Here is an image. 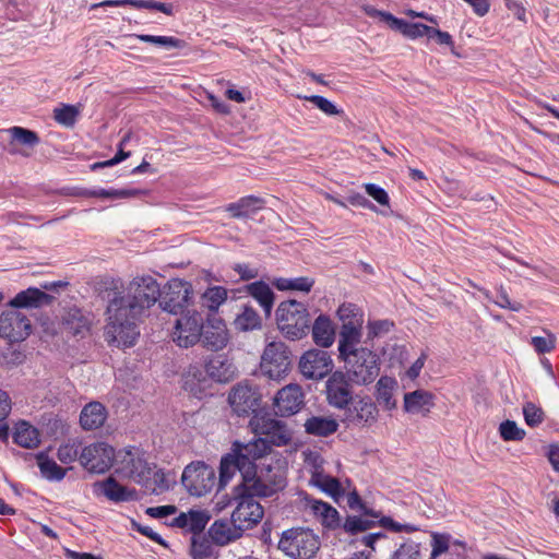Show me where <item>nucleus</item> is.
Segmentation results:
<instances>
[{
    "instance_id": "412c9836",
    "label": "nucleus",
    "mask_w": 559,
    "mask_h": 559,
    "mask_svg": "<svg viewBox=\"0 0 559 559\" xmlns=\"http://www.w3.org/2000/svg\"><path fill=\"white\" fill-rule=\"evenodd\" d=\"M95 492H100L109 501L115 503L131 502L139 500V493L135 488L121 485L114 476L94 484Z\"/></svg>"
},
{
    "instance_id": "774afa93",
    "label": "nucleus",
    "mask_w": 559,
    "mask_h": 559,
    "mask_svg": "<svg viewBox=\"0 0 559 559\" xmlns=\"http://www.w3.org/2000/svg\"><path fill=\"white\" fill-rule=\"evenodd\" d=\"M233 270L239 275L242 281H250L259 276V270L251 267L247 263H236Z\"/></svg>"
},
{
    "instance_id": "a18cd8bd",
    "label": "nucleus",
    "mask_w": 559,
    "mask_h": 559,
    "mask_svg": "<svg viewBox=\"0 0 559 559\" xmlns=\"http://www.w3.org/2000/svg\"><path fill=\"white\" fill-rule=\"evenodd\" d=\"M8 132L10 133L13 142L29 148L35 147L40 142V139L35 131L23 127H12L8 129Z\"/></svg>"
},
{
    "instance_id": "dca6fc26",
    "label": "nucleus",
    "mask_w": 559,
    "mask_h": 559,
    "mask_svg": "<svg viewBox=\"0 0 559 559\" xmlns=\"http://www.w3.org/2000/svg\"><path fill=\"white\" fill-rule=\"evenodd\" d=\"M353 382L343 371L336 370L331 373L325 382L326 401L330 406L344 409L355 397Z\"/></svg>"
},
{
    "instance_id": "de8ad7c7",
    "label": "nucleus",
    "mask_w": 559,
    "mask_h": 559,
    "mask_svg": "<svg viewBox=\"0 0 559 559\" xmlns=\"http://www.w3.org/2000/svg\"><path fill=\"white\" fill-rule=\"evenodd\" d=\"M80 111L73 105L62 104L53 109V119L61 126L71 128L75 124Z\"/></svg>"
},
{
    "instance_id": "f257e3e1",
    "label": "nucleus",
    "mask_w": 559,
    "mask_h": 559,
    "mask_svg": "<svg viewBox=\"0 0 559 559\" xmlns=\"http://www.w3.org/2000/svg\"><path fill=\"white\" fill-rule=\"evenodd\" d=\"M105 336L117 347H131L140 336V324L158 301L162 310L179 316L193 308V287L188 281L171 278L163 289L151 275L134 277L126 288L111 281L106 288Z\"/></svg>"
},
{
    "instance_id": "13d9d810",
    "label": "nucleus",
    "mask_w": 559,
    "mask_h": 559,
    "mask_svg": "<svg viewBox=\"0 0 559 559\" xmlns=\"http://www.w3.org/2000/svg\"><path fill=\"white\" fill-rule=\"evenodd\" d=\"M364 188L366 193L369 197H371L377 203L389 209V211H386L389 214L392 213V210L390 209L389 194L383 188L379 187L376 183H365Z\"/></svg>"
},
{
    "instance_id": "0e129e2a",
    "label": "nucleus",
    "mask_w": 559,
    "mask_h": 559,
    "mask_svg": "<svg viewBox=\"0 0 559 559\" xmlns=\"http://www.w3.org/2000/svg\"><path fill=\"white\" fill-rule=\"evenodd\" d=\"M495 302L506 309H510L512 311H519L522 308V305L518 301L511 300L507 290L503 287H500L497 292V298Z\"/></svg>"
},
{
    "instance_id": "5fc2aeb1",
    "label": "nucleus",
    "mask_w": 559,
    "mask_h": 559,
    "mask_svg": "<svg viewBox=\"0 0 559 559\" xmlns=\"http://www.w3.org/2000/svg\"><path fill=\"white\" fill-rule=\"evenodd\" d=\"M133 36L143 43L154 44L167 49L180 48L182 46V40L173 36H155L145 34Z\"/></svg>"
},
{
    "instance_id": "20e7f679",
    "label": "nucleus",
    "mask_w": 559,
    "mask_h": 559,
    "mask_svg": "<svg viewBox=\"0 0 559 559\" xmlns=\"http://www.w3.org/2000/svg\"><path fill=\"white\" fill-rule=\"evenodd\" d=\"M249 425L258 437L245 443V451L255 459L263 454H274L273 447L288 445L293 439V432L286 423L272 417L269 413L255 414Z\"/></svg>"
},
{
    "instance_id": "6ab92c4d",
    "label": "nucleus",
    "mask_w": 559,
    "mask_h": 559,
    "mask_svg": "<svg viewBox=\"0 0 559 559\" xmlns=\"http://www.w3.org/2000/svg\"><path fill=\"white\" fill-rule=\"evenodd\" d=\"M304 392L298 384L282 388L274 397V412L282 417L297 414L304 406Z\"/></svg>"
},
{
    "instance_id": "6e6d98bb",
    "label": "nucleus",
    "mask_w": 559,
    "mask_h": 559,
    "mask_svg": "<svg viewBox=\"0 0 559 559\" xmlns=\"http://www.w3.org/2000/svg\"><path fill=\"white\" fill-rule=\"evenodd\" d=\"M523 416L526 425L530 427H537L545 419V413L542 407L533 402H526L523 405Z\"/></svg>"
},
{
    "instance_id": "37998d69",
    "label": "nucleus",
    "mask_w": 559,
    "mask_h": 559,
    "mask_svg": "<svg viewBox=\"0 0 559 559\" xmlns=\"http://www.w3.org/2000/svg\"><path fill=\"white\" fill-rule=\"evenodd\" d=\"M391 20V28L400 32L405 37L416 39L424 36V32L427 31V25L423 23H409L394 15L386 16Z\"/></svg>"
},
{
    "instance_id": "4d7b16f0",
    "label": "nucleus",
    "mask_w": 559,
    "mask_h": 559,
    "mask_svg": "<svg viewBox=\"0 0 559 559\" xmlns=\"http://www.w3.org/2000/svg\"><path fill=\"white\" fill-rule=\"evenodd\" d=\"M305 100L312 103L318 109L328 116H337L343 114L342 109H338L331 100L321 95L305 96Z\"/></svg>"
},
{
    "instance_id": "9b49d317",
    "label": "nucleus",
    "mask_w": 559,
    "mask_h": 559,
    "mask_svg": "<svg viewBox=\"0 0 559 559\" xmlns=\"http://www.w3.org/2000/svg\"><path fill=\"white\" fill-rule=\"evenodd\" d=\"M250 460H255V457L245 451V443L235 441L231 452L224 455L221 460L219 478L217 480L218 489L224 488L237 471L241 474L242 478L239 485H246Z\"/></svg>"
},
{
    "instance_id": "f3484780",
    "label": "nucleus",
    "mask_w": 559,
    "mask_h": 559,
    "mask_svg": "<svg viewBox=\"0 0 559 559\" xmlns=\"http://www.w3.org/2000/svg\"><path fill=\"white\" fill-rule=\"evenodd\" d=\"M32 333L29 319L22 312L13 309L0 316V336L10 343L22 342Z\"/></svg>"
},
{
    "instance_id": "4468645a",
    "label": "nucleus",
    "mask_w": 559,
    "mask_h": 559,
    "mask_svg": "<svg viewBox=\"0 0 559 559\" xmlns=\"http://www.w3.org/2000/svg\"><path fill=\"white\" fill-rule=\"evenodd\" d=\"M115 461V449L105 442H95L84 447L80 454V464L88 472L103 474L110 469Z\"/></svg>"
},
{
    "instance_id": "6e6552de",
    "label": "nucleus",
    "mask_w": 559,
    "mask_h": 559,
    "mask_svg": "<svg viewBox=\"0 0 559 559\" xmlns=\"http://www.w3.org/2000/svg\"><path fill=\"white\" fill-rule=\"evenodd\" d=\"M341 359L346 370L344 373L356 385H368L379 376L380 358L369 348L360 347L358 352Z\"/></svg>"
},
{
    "instance_id": "72a5a7b5",
    "label": "nucleus",
    "mask_w": 559,
    "mask_h": 559,
    "mask_svg": "<svg viewBox=\"0 0 559 559\" xmlns=\"http://www.w3.org/2000/svg\"><path fill=\"white\" fill-rule=\"evenodd\" d=\"M338 427V421L335 418L314 415L307 418L304 424L306 433L320 438L334 435Z\"/></svg>"
},
{
    "instance_id": "7ed1b4c3",
    "label": "nucleus",
    "mask_w": 559,
    "mask_h": 559,
    "mask_svg": "<svg viewBox=\"0 0 559 559\" xmlns=\"http://www.w3.org/2000/svg\"><path fill=\"white\" fill-rule=\"evenodd\" d=\"M155 468V464L148 463L145 451L131 447L120 456L118 472L142 486L146 491L159 495L168 491L170 486L163 469Z\"/></svg>"
},
{
    "instance_id": "7c9ffc66",
    "label": "nucleus",
    "mask_w": 559,
    "mask_h": 559,
    "mask_svg": "<svg viewBox=\"0 0 559 559\" xmlns=\"http://www.w3.org/2000/svg\"><path fill=\"white\" fill-rule=\"evenodd\" d=\"M100 7H132L135 9L155 10L167 15L173 14V4L157 2L154 0H105L99 3L92 4L90 10H95Z\"/></svg>"
},
{
    "instance_id": "f03ea898",
    "label": "nucleus",
    "mask_w": 559,
    "mask_h": 559,
    "mask_svg": "<svg viewBox=\"0 0 559 559\" xmlns=\"http://www.w3.org/2000/svg\"><path fill=\"white\" fill-rule=\"evenodd\" d=\"M287 463L278 453L250 460L246 487L260 498L272 497L287 486Z\"/></svg>"
},
{
    "instance_id": "c85d7f7f",
    "label": "nucleus",
    "mask_w": 559,
    "mask_h": 559,
    "mask_svg": "<svg viewBox=\"0 0 559 559\" xmlns=\"http://www.w3.org/2000/svg\"><path fill=\"white\" fill-rule=\"evenodd\" d=\"M310 332L314 344L323 348L330 347L335 341V324L325 313H320L310 322Z\"/></svg>"
},
{
    "instance_id": "2f4dec72",
    "label": "nucleus",
    "mask_w": 559,
    "mask_h": 559,
    "mask_svg": "<svg viewBox=\"0 0 559 559\" xmlns=\"http://www.w3.org/2000/svg\"><path fill=\"white\" fill-rule=\"evenodd\" d=\"M108 416L106 407L100 402H91L86 404L80 414V424L84 430H95L100 428Z\"/></svg>"
},
{
    "instance_id": "f8f14e48",
    "label": "nucleus",
    "mask_w": 559,
    "mask_h": 559,
    "mask_svg": "<svg viewBox=\"0 0 559 559\" xmlns=\"http://www.w3.org/2000/svg\"><path fill=\"white\" fill-rule=\"evenodd\" d=\"M290 364V350L283 342L266 345L261 358V369L270 379L277 380L284 377Z\"/></svg>"
},
{
    "instance_id": "49530a36",
    "label": "nucleus",
    "mask_w": 559,
    "mask_h": 559,
    "mask_svg": "<svg viewBox=\"0 0 559 559\" xmlns=\"http://www.w3.org/2000/svg\"><path fill=\"white\" fill-rule=\"evenodd\" d=\"M212 540L205 535H195L191 537L190 554L193 559H207L213 554Z\"/></svg>"
},
{
    "instance_id": "4be33fe9",
    "label": "nucleus",
    "mask_w": 559,
    "mask_h": 559,
    "mask_svg": "<svg viewBox=\"0 0 559 559\" xmlns=\"http://www.w3.org/2000/svg\"><path fill=\"white\" fill-rule=\"evenodd\" d=\"M62 192L67 195L83 197V198H102V199H127L135 198L145 194V190L134 188L123 189H86L81 187L63 188Z\"/></svg>"
},
{
    "instance_id": "b1692460",
    "label": "nucleus",
    "mask_w": 559,
    "mask_h": 559,
    "mask_svg": "<svg viewBox=\"0 0 559 559\" xmlns=\"http://www.w3.org/2000/svg\"><path fill=\"white\" fill-rule=\"evenodd\" d=\"M207 535L214 544L225 546L239 539L243 535V532L231 519H219L212 523Z\"/></svg>"
},
{
    "instance_id": "680f3d73",
    "label": "nucleus",
    "mask_w": 559,
    "mask_h": 559,
    "mask_svg": "<svg viewBox=\"0 0 559 559\" xmlns=\"http://www.w3.org/2000/svg\"><path fill=\"white\" fill-rule=\"evenodd\" d=\"M431 539V554L429 559H436L441 554L449 549V536L443 534L433 533Z\"/></svg>"
},
{
    "instance_id": "a878e982",
    "label": "nucleus",
    "mask_w": 559,
    "mask_h": 559,
    "mask_svg": "<svg viewBox=\"0 0 559 559\" xmlns=\"http://www.w3.org/2000/svg\"><path fill=\"white\" fill-rule=\"evenodd\" d=\"M210 520L211 515L209 514L207 511L190 510L187 513L181 512L178 516L173 519L169 525L174 527L185 528L188 532H190L192 536H195L202 535Z\"/></svg>"
},
{
    "instance_id": "e2e57ef3",
    "label": "nucleus",
    "mask_w": 559,
    "mask_h": 559,
    "mask_svg": "<svg viewBox=\"0 0 559 559\" xmlns=\"http://www.w3.org/2000/svg\"><path fill=\"white\" fill-rule=\"evenodd\" d=\"M393 326V322L389 320H377L368 322V337L373 338L380 334L388 333Z\"/></svg>"
},
{
    "instance_id": "79ce46f5",
    "label": "nucleus",
    "mask_w": 559,
    "mask_h": 559,
    "mask_svg": "<svg viewBox=\"0 0 559 559\" xmlns=\"http://www.w3.org/2000/svg\"><path fill=\"white\" fill-rule=\"evenodd\" d=\"M133 138V133L131 131H127L120 142H119V151L117 152V154L110 158V159H107V160H104V162H94V163H90L85 166V168H83L81 171L83 173H87V171H98V170H102L106 167H110V166H114L118 163H120L121 160H123L124 158H127L129 156V153H126L123 151V146Z\"/></svg>"
},
{
    "instance_id": "09e8293b",
    "label": "nucleus",
    "mask_w": 559,
    "mask_h": 559,
    "mask_svg": "<svg viewBox=\"0 0 559 559\" xmlns=\"http://www.w3.org/2000/svg\"><path fill=\"white\" fill-rule=\"evenodd\" d=\"M83 448L84 447H82L81 441L72 440L59 447L57 456L59 461L63 464H69L76 460L80 461V454Z\"/></svg>"
},
{
    "instance_id": "393cba45",
    "label": "nucleus",
    "mask_w": 559,
    "mask_h": 559,
    "mask_svg": "<svg viewBox=\"0 0 559 559\" xmlns=\"http://www.w3.org/2000/svg\"><path fill=\"white\" fill-rule=\"evenodd\" d=\"M361 341V328L357 320L342 324L338 338L340 358H344L359 350Z\"/></svg>"
},
{
    "instance_id": "ea45409f",
    "label": "nucleus",
    "mask_w": 559,
    "mask_h": 559,
    "mask_svg": "<svg viewBox=\"0 0 559 559\" xmlns=\"http://www.w3.org/2000/svg\"><path fill=\"white\" fill-rule=\"evenodd\" d=\"M36 461L44 478L51 481H60L64 478L67 471L50 459L46 452H38Z\"/></svg>"
},
{
    "instance_id": "864d4df0",
    "label": "nucleus",
    "mask_w": 559,
    "mask_h": 559,
    "mask_svg": "<svg viewBox=\"0 0 559 559\" xmlns=\"http://www.w3.org/2000/svg\"><path fill=\"white\" fill-rule=\"evenodd\" d=\"M499 433L504 441H522L526 432L514 420L507 419L499 425Z\"/></svg>"
},
{
    "instance_id": "bb28decb",
    "label": "nucleus",
    "mask_w": 559,
    "mask_h": 559,
    "mask_svg": "<svg viewBox=\"0 0 559 559\" xmlns=\"http://www.w3.org/2000/svg\"><path fill=\"white\" fill-rule=\"evenodd\" d=\"M239 292L252 297L260 305L266 318L271 316L274 307L275 294L267 283L264 281H255L246 284Z\"/></svg>"
},
{
    "instance_id": "a211bd4d",
    "label": "nucleus",
    "mask_w": 559,
    "mask_h": 559,
    "mask_svg": "<svg viewBox=\"0 0 559 559\" xmlns=\"http://www.w3.org/2000/svg\"><path fill=\"white\" fill-rule=\"evenodd\" d=\"M332 358L330 354L323 349H309L299 360V370L307 379H323L332 371Z\"/></svg>"
},
{
    "instance_id": "c9c22d12",
    "label": "nucleus",
    "mask_w": 559,
    "mask_h": 559,
    "mask_svg": "<svg viewBox=\"0 0 559 559\" xmlns=\"http://www.w3.org/2000/svg\"><path fill=\"white\" fill-rule=\"evenodd\" d=\"M234 326L239 332H251L262 329V318L249 304L241 307V311L234 320Z\"/></svg>"
},
{
    "instance_id": "0eeeda50",
    "label": "nucleus",
    "mask_w": 559,
    "mask_h": 559,
    "mask_svg": "<svg viewBox=\"0 0 559 559\" xmlns=\"http://www.w3.org/2000/svg\"><path fill=\"white\" fill-rule=\"evenodd\" d=\"M277 548L292 559H311L320 548V540L309 528L293 527L282 533Z\"/></svg>"
},
{
    "instance_id": "c756f323",
    "label": "nucleus",
    "mask_w": 559,
    "mask_h": 559,
    "mask_svg": "<svg viewBox=\"0 0 559 559\" xmlns=\"http://www.w3.org/2000/svg\"><path fill=\"white\" fill-rule=\"evenodd\" d=\"M205 371L214 381L225 383L235 378L237 368L225 355H215L206 360Z\"/></svg>"
},
{
    "instance_id": "423d86ee",
    "label": "nucleus",
    "mask_w": 559,
    "mask_h": 559,
    "mask_svg": "<svg viewBox=\"0 0 559 559\" xmlns=\"http://www.w3.org/2000/svg\"><path fill=\"white\" fill-rule=\"evenodd\" d=\"M258 495L248 490L246 486H236L233 489V498L236 502V507L231 513V520L236 523L242 532L251 530L257 526L264 516L263 507L255 500ZM230 503V499L227 503L217 502L219 509H224Z\"/></svg>"
},
{
    "instance_id": "f704fd0d",
    "label": "nucleus",
    "mask_w": 559,
    "mask_h": 559,
    "mask_svg": "<svg viewBox=\"0 0 559 559\" xmlns=\"http://www.w3.org/2000/svg\"><path fill=\"white\" fill-rule=\"evenodd\" d=\"M63 329L73 336L84 337L90 332L91 322L80 309H71L64 316Z\"/></svg>"
},
{
    "instance_id": "aec40b11",
    "label": "nucleus",
    "mask_w": 559,
    "mask_h": 559,
    "mask_svg": "<svg viewBox=\"0 0 559 559\" xmlns=\"http://www.w3.org/2000/svg\"><path fill=\"white\" fill-rule=\"evenodd\" d=\"M201 341L203 346L211 350L217 352L225 348L229 342V333L224 320L215 316L207 317Z\"/></svg>"
},
{
    "instance_id": "ddd939ff",
    "label": "nucleus",
    "mask_w": 559,
    "mask_h": 559,
    "mask_svg": "<svg viewBox=\"0 0 559 559\" xmlns=\"http://www.w3.org/2000/svg\"><path fill=\"white\" fill-rule=\"evenodd\" d=\"M260 401L261 394L258 388L248 382L238 383L228 395L230 407L238 416L262 414L259 412Z\"/></svg>"
},
{
    "instance_id": "4c0bfd02",
    "label": "nucleus",
    "mask_w": 559,
    "mask_h": 559,
    "mask_svg": "<svg viewBox=\"0 0 559 559\" xmlns=\"http://www.w3.org/2000/svg\"><path fill=\"white\" fill-rule=\"evenodd\" d=\"M396 385V380L386 376L381 377L377 382V401L388 411H392L396 407V401L393 397V390Z\"/></svg>"
},
{
    "instance_id": "473e14b6",
    "label": "nucleus",
    "mask_w": 559,
    "mask_h": 559,
    "mask_svg": "<svg viewBox=\"0 0 559 559\" xmlns=\"http://www.w3.org/2000/svg\"><path fill=\"white\" fill-rule=\"evenodd\" d=\"M433 405V394L428 391L419 389L404 395V411L406 413L426 415Z\"/></svg>"
},
{
    "instance_id": "603ef678",
    "label": "nucleus",
    "mask_w": 559,
    "mask_h": 559,
    "mask_svg": "<svg viewBox=\"0 0 559 559\" xmlns=\"http://www.w3.org/2000/svg\"><path fill=\"white\" fill-rule=\"evenodd\" d=\"M377 525L373 520L361 519L356 515H348L343 524V528L350 535H356L360 532L368 531Z\"/></svg>"
},
{
    "instance_id": "3c124183",
    "label": "nucleus",
    "mask_w": 559,
    "mask_h": 559,
    "mask_svg": "<svg viewBox=\"0 0 559 559\" xmlns=\"http://www.w3.org/2000/svg\"><path fill=\"white\" fill-rule=\"evenodd\" d=\"M311 481L319 487L322 491L336 496L341 492V484L335 477L324 475L323 473L316 472L312 475Z\"/></svg>"
},
{
    "instance_id": "e433bc0d",
    "label": "nucleus",
    "mask_w": 559,
    "mask_h": 559,
    "mask_svg": "<svg viewBox=\"0 0 559 559\" xmlns=\"http://www.w3.org/2000/svg\"><path fill=\"white\" fill-rule=\"evenodd\" d=\"M308 504L313 514L321 519V524L324 527L334 530L340 526V514L334 507L316 499H309Z\"/></svg>"
},
{
    "instance_id": "1a4fd4ad",
    "label": "nucleus",
    "mask_w": 559,
    "mask_h": 559,
    "mask_svg": "<svg viewBox=\"0 0 559 559\" xmlns=\"http://www.w3.org/2000/svg\"><path fill=\"white\" fill-rule=\"evenodd\" d=\"M181 483L190 495L202 497L217 485L216 473L211 465L194 461L185 467Z\"/></svg>"
},
{
    "instance_id": "338daca9",
    "label": "nucleus",
    "mask_w": 559,
    "mask_h": 559,
    "mask_svg": "<svg viewBox=\"0 0 559 559\" xmlns=\"http://www.w3.org/2000/svg\"><path fill=\"white\" fill-rule=\"evenodd\" d=\"M177 512V507L173 504L159 506V507H150L145 510V513L154 519H162L168 515L175 514Z\"/></svg>"
},
{
    "instance_id": "8fccbe9b",
    "label": "nucleus",
    "mask_w": 559,
    "mask_h": 559,
    "mask_svg": "<svg viewBox=\"0 0 559 559\" xmlns=\"http://www.w3.org/2000/svg\"><path fill=\"white\" fill-rule=\"evenodd\" d=\"M420 543L407 539L392 555L391 559H424Z\"/></svg>"
},
{
    "instance_id": "9d476101",
    "label": "nucleus",
    "mask_w": 559,
    "mask_h": 559,
    "mask_svg": "<svg viewBox=\"0 0 559 559\" xmlns=\"http://www.w3.org/2000/svg\"><path fill=\"white\" fill-rule=\"evenodd\" d=\"M204 322L203 313L194 308L179 314L174 326V342L183 348L195 345L201 341Z\"/></svg>"
},
{
    "instance_id": "052dcab7",
    "label": "nucleus",
    "mask_w": 559,
    "mask_h": 559,
    "mask_svg": "<svg viewBox=\"0 0 559 559\" xmlns=\"http://www.w3.org/2000/svg\"><path fill=\"white\" fill-rule=\"evenodd\" d=\"M340 320L345 323L352 320H357L358 324H361L360 309L355 304H342L337 309Z\"/></svg>"
},
{
    "instance_id": "5701e85b",
    "label": "nucleus",
    "mask_w": 559,
    "mask_h": 559,
    "mask_svg": "<svg viewBox=\"0 0 559 559\" xmlns=\"http://www.w3.org/2000/svg\"><path fill=\"white\" fill-rule=\"evenodd\" d=\"M264 205V199L255 195H246L238 199L236 202L226 204L224 211L227 212L231 218L246 221L253 218Z\"/></svg>"
},
{
    "instance_id": "58836bf2",
    "label": "nucleus",
    "mask_w": 559,
    "mask_h": 559,
    "mask_svg": "<svg viewBox=\"0 0 559 559\" xmlns=\"http://www.w3.org/2000/svg\"><path fill=\"white\" fill-rule=\"evenodd\" d=\"M13 441L17 445L26 449L36 448L39 443L38 430L26 421H20L15 426Z\"/></svg>"
},
{
    "instance_id": "2eb2a0df",
    "label": "nucleus",
    "mask_w": 559,
    "mask_h": 559,
    "mask_svg": "<svg viewBox=\"0 0 559 559\" xmlns=\"http://www.w3.org/2000/svg\"><path fill=\"white\" fill-rule=\"evenodd\" d=\"M343 411V421L348 426L370 427L377 423L379 416L377 404L368 395H355L347 408Z\"/></svg>"
},
{
    "instance_id": "cd10ccee",
    "label": "nucleus",
    "mask_w": 559,
    "mask_h": 559,
    "mask_svg": "<svg viewBox=\"0 0 559 559\" xmlns=\"http://www.w3.org/2000/svg\"><path fill=\"white\" fill-rule=\"evenodd\" d=\"M53 299V296L45 293L40 288L28 287L27 289L17 293L15 297L10 300L9 305L15 309L40 308L43 306L51 305Z\"/></svg>"
},
{
    "instance_id": "bf43d9fd",
    "label": "nucleus",
    "mask_w": 559,
    "mask_h": 559,
    "mask_svg": "<svg viewBox=\"0 0 559 559\" xmlns=\"http://www.w3.org/2000/svg\"><path fill=\"white\" fill-rule=\"evenodd\" d=\"M531 344L538 354L550 353L556 346V336L551 333L547 336H533Z\"/></svg>"
},
{
    "instance_id": "a19ab883",
    "label": "nucleus",
    "mask_w": 559,
    "mask_h": 559,
    "mask_svg": "<svg viewBox=\"0 0 559 559\" xmlns=\"http://www.w3.org/2000/svg\"><path fill=\"white\" fill-rule=\"evenodd\" d=\"M316 281L309 276H300L295 278L277 277L272 284L281 292L297 290L301 293L311 292Z\"/></svg>"
},
{
    "instance_id": "39448f33",
    "label": "nucleus",
    "mask_w": 559,
    "mask_h": 559,
    "mask_svg": "<svg viewBox=\"0 0 559 559\" xmlns=\"http://www.w3.org/2000/svg\"><path fill=\"white\" fill-rule=\"evenodd\" d=\"M275 320L280 332L289 341H299L310 333L311 317L301 301H282L275 311Z\"/></svg>"
},
{
    "instance_id": "69168bd1",
    "label": "nucleus",
    "mask_w": 559,
    "mask_h": 559,
    "mask_svg": "<svg viewBox=\"0 0 559 559\" xmlns=\"http://www.w3.org/2000/svg\"><path fill=\"white\" fill-rule=\"evenodd\" d=\"M132 528L164 547L168 546L166 540L159 534L154 532L150 526L142 525L135 521H132Z\"/></svg>"
},
{
    "instance_id": "c03bdc74",
    "label": "nucleus",
    "mask_w": 559,
    "mask_h": 559,
    "mask_svg": "<svg viewBox=\"0 0 559 559\" xmlns=\"http://www.w3.org/2000/svg\"><path fill=\"white\" fill-rule=\"evenodd\" d=\"M227 289L223 286L209 287L201 295V304L210 311H217L227 299Z\"/></svg>"
}]
</instances>
